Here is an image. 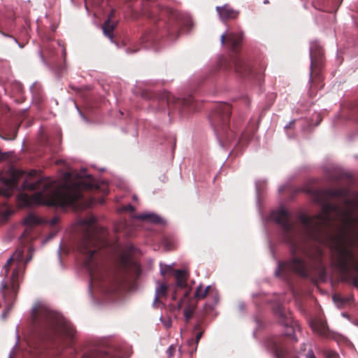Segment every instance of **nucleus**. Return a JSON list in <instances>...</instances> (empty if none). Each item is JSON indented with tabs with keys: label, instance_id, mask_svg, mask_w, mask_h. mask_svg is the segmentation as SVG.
Masks as SVG:
<instances>
[{
	"label": "nucleus",
	"instance_id": "nucleus-1",
	"mask_svg": "<svg viewBox=\"0 0 358 358\" xmlns=\"http://www.w3.org/2000/svg\"><path fill=\"white\" fill-rule=\"evenodd\" d=\"M313 194L315 201L322 206V212L314 217L300 215L302 227L299 230L291 222L287 210L282 208L272 213L273 219L281 227L283 238L289 245L293 255L289 262L278 263L275 271L278 277L287 279L293 271L303 278L324 280L327 271L323 263L324 252L315 244L328 240L332 249L334 238L344 234L346 245L353 250L355 240L351 238L349 230L358 222V216L352 217L350 213L342 211L338 204L330 201L331 198L347 197L348 189H317Z\"/></svg>",
	"mask_w": 358,
	"mask_h": 358
},
{
	"label": "nucleus",
	"instance_id": "nucleus-2",
	"mask_svg": "<svg viewBox=\"0 0 358 358\" xmlns=\"http://www.w3.org/2000/svg\"><path fill=\"white\" fill-rule=\"evenodd\" d=\"M85 232L78 245L79 251L85 256L84 264L89 271L92 281L103 285L111 284L115 289L127 281L138 278L141 274L139 264L131 257L133 247L130 251H124L118 257L115 268L108 270L100 264L95 254L101 248L108 245V231L96 223L94 217L83 221Z\"/></svg>",
	"mask_w": 358,
	"mask_h": 358
},
{
	"label": "nucleus",
	"instance_id": "nucleus-3",
	"mask_svg": "<svg viewBox=\"0 0 358 358\" xmlns=\"http://www.w3.org/2000/svg\"><path fill=\"white\" fill-rule=\"evenodd\" d=\"M37 174L36 170H31L26 176L22 185L24 190H40L32 197L27 194H20L17 196L18 200L24 206H29L31 203L48 206H75L76 202L83 197V190L99 188L91 176L71 183H64L55 188L52 180L39 178Z\"/></svg>",
	"mask_w": 358,
	"mask_h": 358
},
{
	"label": "nucleus",
	"instance_id": "nucleus-4",
	"mask_svg": "<svg viewBox=\"0 0 358 358\" xmlns=\"http://www.w3.org/2000/svg\"><path fill=\"white\" fill-rule=\"evenodd\" d=\"M32 321L39 337L57 347L70 345L76 333L70 322L42 303L34 308Z\"/></svg>",
	"mask_w": 358,
	"mask_h": 358
},
{
	"label": "nucleus",
	"instance_id": "nucleus-5",
	"mask_svg": "<svg viewBox=\"0 0 358 358\" xmlns=\"http://www.w3.org/2000/svg\"><path fill=\"white\" fill-rule=\"evenodd\" d=\"M275 313L279 322L285 327V332L282 336L268 338L266 341L267 348L273 352L275 358H299L292 346L297 342L295 336L296 329H299L297 322L281 306L275 308Z\"/></svg>",
	"mask_w": 358,
	"mask_h": 358
},
{
	"label": "nucleus",
	"instance_id": "nucleus-6",
	"mask_svg": "<svg viewBox=\"0 0 358 358\" xmlns=\"http://www.w3.org/2000/svg\"><path fill=\"white\" fill-rule=\"evenodd\" d=\"M331 250L333 266L343 275H347L358 287V259L354 250L346 245L345 234H341L334 240Z\"/></svg>",
	"mask_w": 358,
	"mask_h": 358
},
{
	"label": "nucleus",
	"instance_id": "nucleus-7",
	"mask_svg": "<svg viewBox=\"0 0 358 358\" xmlns=\"http://www.w3.org/2000/svg\"><path fill=\"white\" fill-rule=\"evenodd\" d=\"M142 12L147 17L154 22L161 20L162 17H167V22H164L165 28L171 39H176L183 25L190 26L189 22H185L180 15L169 8H162L158 3L153 0H143Z\"/></svg>",
	"mask_w": 358,
	"mask_h": 358
},
{
	"label": "nucleus",
	"instance_id": "nucleus-8",
	"mask_svg": "<svg viewBox=\"0 0 358 358\" xmlns=\"http://www.w3.org/2000/svg\"><path fill=\"white\" fill-rule=\"evenodd\" d=\"M31 248L29 252L31 253ZM32 255L30 254L25 259L24 258V249L17 248L5 264L6 273H8L12 270V274L9 281L5 282L3 285L2 294L4 298L8 301H12L17 296L19 287L20 280L22 277L27 264L31 259Z\"/></svg>",
	"mask_w": 358,
	"mask_h": 358
},
{
	"label": "nucleus",
	"instance_id": "nucleus-9",
	"mask_svg": "<svg viewBox=\"0 0 358 358\" xmlns=\"http://www.w3.org/2000/svg\"><path fill=\"white\" fill-rule=\"evenodd\" d=\"M231 107L227 103H218L210 116V120L222 147L234 141L235 134L229 127Z\"/></svg>",
	"mask_w": 358,
	"mask_h": 358
},
{
	"label": "nucleus",
	"instance_id": "nucleus-10",
	"mask_svg": "<svg viewBox=\"0 0 358 358\" xmlns=\"http://www.w3.org/2000/svg\"><path fill=\"white\" fill-rule=\"evenodd\" d=\"M324 50L317 42L311 43L310 48V95L316 93L317 89L323 87L322 69L324 62Z\"/></svg>",
	"mask_w": 358,
	"mask_h": 358
},
{
	"label": "nucleus",
	"instance_id": "nucleus-11",
	"mask_svg": "<svg viewBox=\"0 0 358 358\" xmlns=\"http://www.w3.org/2000/svg\"><path fill=\"white\" fill-rule=\"evenodd\" d=\"M219 66L224 70L234 69L236 73L241 77H250L260 81L264 76L265 66H261V69L257 71L251 68L249 62L238 55H232L230 59L223 57L219 61Z\"/></svg>",
	"mask_w": 358,
	"mask_h": 358
},
{
	"label": "nucleus",
	"instance_id": "nucleus-12",
	"mask_svg": "<svg viewBox=\"0 0 358 358\" xmlns=\"http://www.w3.org/2000/svg\"><path fill=\"white\" fill-rule=\"evenodd\" d=\"M166 103L169 108V114L170 115L174 110L185 115L196 110V106L194 97L189 96L185 99H178L174 97L170 93H166L164 95Z\"/></svg>",
	"mask_w": 358,
	"mask_h": 358
},
{
	"label": "nucleus",
	"instance_id": "nucleus-13",
	"mask_svg": "<svg viewBox=\"0 0 358 358\" xmlns=\"http://www.w3.org/2000/svg\"><path fill=\"white\" fill-rule=\"evenodd\" d=\"M243 32H233L227 30L220 37L221 43L234 53H237L242 45Z\"/></svg>",
	"mask_w": 358,
	"mask_h": 358
},
{
	"label": "nucleus",
	"instance_id": "nucleus-14",
	"mask_svg": "<svg viewBox=\"0 0 358 358\" xmlns=\"http://www.w3.org/2000/svg\"><path fill=\"white\" fill-rule=\"evenodd\" d=\"M174 276H175V278L176 280V292H178V289L182 290V289H185V291L182 293L183 297H182V299H180V301L178 303V308H181L182 306V303L185 301L190 300V298H189L190 289L187 288V280L188 275L185 271L178 269L175 271ZM176 298H177L176 292H175L173 294V299L174 300H176Z\"/></svg>",
	"mask_w": 358,
	"mask_h": 358
},
{
	"label": "nucleus",
	"instance_id": "nucleus-15",
	"mask_svg": "<svg viewBox=\"0 0 358 358\" xmlns=\"http://www.w3.org/2000/svg\"><path fill=\"white\" fill-rule=\"evenodd\" d=\"M23 172L19 171H15L11 174V176L8 179H4L3 183L6 189H0V195H2L6 198L11 196L13 192L18 187V182L20 178L23 175Z\"/></svg>",
	"mask_w": 358,
	"mask_h": 358
},
{
	"label": "nucleus",
	"instance_id": "nucleus-16",
	"mask_svg": "<svg viewBox=\"0 0 358 358\" xmlns=\"http://www.w3.org/2000/svg\"><path fill=\"white\" fill-rule=\"evenodd\" d=\"M207 296H212L215 302L213 304H216L217 302V292L215 287H213L212 286L209 285L206 287L203 288V285H199L195 290L194 292V298L196 300H201L206 298Z\"/></svg>",
	"mask_w": 358,
	"mask_h": 358
},
{
	"label": "nucleus",
	"instance_id": "nucleus-17",
	"mask_svg": "<svg viewBox=\"0 0 358 358\" xmlns=\"http://www.w3.org/2000/svg\"><path fill=\"white\" fill-rule=\"evenodd\" d=\"M216 10L219 14L220 20L224 22L236 19L239 15V11L234 10L228 4L217 6Z\"/></svg>",
	"mask_w": 358,
	"mask_h": 358
},
{
	"label": "nucleus",
	"instance_id": "nucleus-18",
	"mask_svg": "<svg viewBox=\"0 0 358 358\" xmlns=\"http://www.w3.org/2000/svg\"><path fill=\"white\" fill-rule=\"evenodd\" d=\"M313 329L322 336H326L328 331L327 324L322 319H317L311 322Z\"/></svg>",
	"mask_w": 358,
	"mask_h": 358
},
{
	"label": "nucleus",
	"instance_id": "nucleus-19",
	"mask_svg": "<svg viewBox=\"0 0 358 358\" xmlns=\"http://www.w3.org/2000/svg\"><path fill=\"white\" fill-rule=\"evenodd\" d=\"M42 222L41 220L35 216L34 215L29 214L28 215L23 221V224L27 227V229L24 231L22 236H26V234L29 230L31 227L38 225Z\"/></svg>",
	"mask_w": 358,
	"mask_h": 358
},
{
	"label": "nucleus",
	"instance_id": "nucleus-20",
	"mask_svg": "<svg viewBox=\"0 0 358 358\" xmlns=\"http://www.w3.org/2000/svg\"><path fill=\"white\" fill-rule=\"evenodd\" d=\"M168 292V286L165 284H160L156 289L154 304H163L160 299L166 298Z\"/></svg>",
	"mask_w": 358,
	"mask_h": 358
},
{
	"label": "nucleus",
	"instance_id": "nucleus-21",
	"mask_svg": "<svg viewBox=\"0 0 358 358\" xmlns=\"http://www.w3.org/2000/svg\"><path fill=\"white\" fill-rule=\"evenodd\" d=\"M117 26V22H110V19H107L103 24L102 29L103 34L109 38L111 41L113 38V31Z\"/></svg>",
	"mask_w": 358,
	"mask_h": 358
},
{
	"label": "nucleus",
	"instance_id": "nucleus-22",
	"mask_svg": "<svg viewBox=\"0 0 358 358\" xmlns=\"http://www.w3.org/2000/svg\"><path fill=\"white\" fill-rule=\"evenodd\" d=\"M155 38L152 32L145 33L141 38V43L145 48H149L155 41Z\"/></svg>",
	"mask_w": 358,
	"mask_h": 358
},
{
	"label": "nucleus",
	"instance_id": "nucleus-23",
	"mask_svg": "<svg viewBox=\"0 0 358 358\" xmlns=\"http://www.w3.org/2000/svg\"><path fill=\"white\" fill-rule=\"evenodd\" d=\"M196 308V304L189 303V304L184 309V316L186 320V322H188L190 319L192 317L194 310Z\"/></svg>",
	"mask_w": 358,
	"mask_h": 358
},
{
	"label": "nucleus",
	"instance_id": "nucleus-24",
	"mask_svg": "<svg viewBox=\"0 0 358 358\" xmlns=\"http://www.w3.org/2000/svg\"><path fill=\"white\" fill-rule=\"evenodd\" d=\"M138 218L142 220H146L153 223H159L160 222V217L155 214H141L138 215Z\"/></svg>",
	"mask_w": 358,
	"mask_h": 358
},
{
	"label": "nucleus",
	"instance_id": "nucleus-25",
	"mask_svg": "<svg viewBox=\"0 0 358 358\" xmlns=\"http://www.w3.org/2000/svg\"><path fill=\"white\" fill-rule=\"evenodd\" d=\"M194 330L195 331H199L198 333H196V336H195V338L194 339H189L187 341V344L189 345H194V343L197 344L199 343V341L201 340L202 336H203V331L201 330V327H200V325L199 324H196L194 327Z\"/></svg>",
	"mask_w": 358,
	"mask_h": 358
},
{
	"label": "nucleus",
	"instance_id": "nucleus-26",
	"mask_svg": "<svg viewBox=\"0 0 358 358\" xmlns=\"http://www.w3.org/2000/svg\"><path fill=\"white\" fill-rule=\"evenodd\" d=\"M255 130L254 129H252L251 131H244L240 138H239V141H238V144H241L243 142H247V141H249L253 136L254 134H255Z\"/></svg>",
	"mask_w": 358,
	"mask_h": 358
},
{
	"label": "nucleus",
	"instance_id": "nucleus-27",
	"mask_svg": "<svg viewBox=\"0 0 358 358\" xmlns=\"http://www.w3.org/2000/svg\"><path fill=\"white\" fill-rule=\"evenodd\" d=\"M345 204L347 206H353L355 209H358V201H355L350 199H345Z\"/></svg>",
	"mask_w": 358,
	"mask_h": 358
},
{
	"label": "nucleus",
	"instance_id": "nucleus-28",
	"mask_svg": "<svg viewBox=\"0 0 358 358\" xmlns=\"http://www.w3.org/2000/svg\"><path fill=\"white\" fill-rule=\"evenodd\" d=\"M188 345V352L190 354V355H192L194 354V352H196V350H197V346L198 345L194 343V345Z\"/></svg>",
	"mask_w": 358,
	"mask_h": 358
},
{
	"label": "nucleus",
	"instance_id": "nucleus-29",
	"mask_svg": "<svg viewBox=\"0 0 358 358\" xmlns=\"http://www.w3.org/2000/svg\"><path fill=\"white\" fill-rule=\"evenodd\" d=\"M176 352V347L171 345L167 350L166 353L169 357H171Z\"/></svg>",
	"mask_w": 358,
	"mask_h": 358
},
{
	"label": "nucleus",
	"instance_id": "nucleus-30",
	"mask_svg": "<svg viewBox=\"0 0 358 358\" xmlns=\"http://www.w3.org/2000/svg\"><path fill=\"white\" fill-rule=\"evenodd\" d=\"M306 358H316L313 350H309L306 354Z\"/></svg>",
	"mask_w": 358,
	"mask_h": 358
},
{
	"label": "nucleus",
	"instance_id": "nucleus-31",
	"mask_svg": "<svg viewBox=\"0 0 358 358\" xmlns=\"http://www.w3.org/2000/svg\"><path fill=\"white\" fill-rule=\"evenodd\" d=\"M171 270V268L169 266H166L165 268H161V273L164 275L166 273H168Z\"/></svg>",
	"mask_w": 358,
	"mask_h": 358
},
{
	"label": "nucleus",
	"instance_id": "nucleus-32",
	"mask_svg": "<svg viewBox=\"0 0 358 358\" xmlns=\"http://www.w3.org/2000/svg\"><path fill=\"white\" fill-rule=\"evenodd\" d=\"M115 10L112 9L110 14L108 15V19H110V22H111L112 19L115 17Z\"/></svg>",
	"mask_w": 358,
	"mask_h": 358
},
{
	"label": "nucleus",
	"instance_id": "nucleus-33",
	"mask_svg": "<svg viewBox=\"0 0 358 358\" xmlns=\"http://www.w3.org/2000/svg\"><path fill=\"white\" fill-rule=\"evenodd\" d=\"M354 120L358 122V106L355 109L354 111Z\"/></svg>",
	"mask_w": 358,
	"mask_h": 358
},
{
	"label": "nucleus",
	"instance_id": "nucleus-34",
	"mask_svg": "<svg viewBox=\"0 0 358 358\" xmlns=\"http://www.w3.org/2000/svg\"><path fill=\"white\" fill-rule=\"evenodd\" d=\"M57 222H58V218L57 217H53L50 220V224L52 225V226L56 225L57 224Z\"/></svg>",
	"mask_w": 358,
	"mask_h": 358
},
{
	"label": "nucleus",
	"instance_id": "nucleus-35",
	"mask_svg": "<svg viewBox=\"0 0 358 358\" xmlns=\"http://www.w3.org/2000/svg\"><path fill=\"white\" fill-rule=\"evenodd\" d=\"M129 50L130 49L128 50V52H129ZM136 51H137V50H131L130 52L134 53V52H136Z\"/></svg>",
	"mask_w": 358,
	"mask_h": 358
},
{
	"label": "nucleus",
	"instance_id": "nucleus-36",
	"mask_svg": "<svg viewBox=\"0 0 358 358\" xmlns=\"http://www.w3.org/2000/svg\"><path fill=\"white\" fill-rule=\"evenodd\" d=\"M294 124V121L291 122L289 123V127H291V125H292V124Z\"/></svg>",
	"mask_w": 358,
	"mask_h": 358
},
{
	"label": "nucleus",
	"instance_id": "nucleus-37",
	"mask_svg": "<svg viewBox=\"0 0 358 358\" xmlns=\"http://www.w3.org/2000/svg\"><path fill=\"white\" fill-rule=\"evenodd\" d=\"M337 299H338V297H337L336 296H334V299L335 301H336V300H337Z\"/></svg>",
	"mask_w": 358,
	"mask_h": 358
},
{
	"label": "nucleus",
	"instance_id": "nucleus-38",
	"mask_svg": "<svg viewBox=\"0 0 358 358\" xmlns=\"http://www.w3.org/2000/svg\"><path fill=\"white\" fill-rule=\"evenodd\" d=\"M108 358H115L113 356L110 355Z\"/></svg>",
	"mask_w": 358,
	"mask_h": 358
},
{
	"label": "nucleus",
	"instance_id": "nucleus-39",
	"mask_svg": "<svg viewBox=\"0 0 358 358\" xmlns=\"http://www.w3.org/2000/svg\"><path fill=\"white\" fill-rule=\"evenodd\" d=\"M357 236H358V233H357Z\"/></svg>",
	"mask_w": 358,
	"mask_h": 358
}]
</instances>
